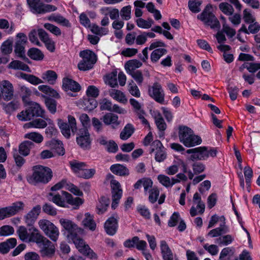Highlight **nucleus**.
Here are the masks:
<instances>
[{
    "label": "nucleus",
    "mask_w": 260,
    "mask_h": 260,
    "mask_svg": "<svg viewBox=\"0 0 260 260\" xmlns=\"http://www.w3.org/2000/svg\"><path fill=\"white\" fill-rule=\"evenodd\" d=\"M45 104L49 112L54 114L56 111V102L50 98H47L45 99Z\"/></svg>",
    "instance_id": "61"
},
{
    "label": "nucleus",
    "mask_w": 260,
    "mask_h": 260,
    "mask_svg": "<svg viewBox=\"0 0 260 260\" xmlns=\"http://www.w3.org/2000/svg\"><path fill=\"white\" fill-rule=\"evenodd\" d=\"M68 197V192L62 191L61 194H53L50 193L49 195L48 199L59 207L68 208L69 207V206H67Z\"/></svg>",
    "instance_id": "16"
},
{
    "label": "nucleus",
    "mask_w": 260,
    "mask_h": 260,
    "mask_svg": "<svg viewBox=\"0 0 260 260\" xmlns=\"http://www.w3.org/2000/svg\"><path fill=\"white\" fill-rule=\"evenodd\" d=\"M157 179L159 183L166 188H171L178 181L173 177L170 178L163 174L158 175Z\"/></svg>",
    "instance_id": "29"
},
{
    "label": "nucleus",
    "mask_w": 260,
    "mask_h": 260,
    "mask_svg": "<svg viewBox=\"0 0 260 260\" xmlns=\"http://www.w3.org/2000/svg\"><path fill=\"white\" fill-rule=\"evenodd\" d=\"M89 27L92 32L100 36L106 35L109 32V29L107 27H100L95 24H92Z\"/></svg>",
    "instance_id": "50"
},
{
    "label": "nucleus",
    "mask_w": 260,
    "mask_h": 260,
    "mask_svg": "<svg viewBox=\"0 0 260 260\" xmlns=\"http://www.w3.org/2000/svg\"><path fill=\"white\" fill-rule=\"evenodd\" d=\"M78 144L83 149L89 148L91 142L90 134L87 129H80L77 137Z\"/></svg>",
    "instance_id": "15"
},
{
    "label": "nucleus",
    "mask_w": 260,
    "mask_h": 260,
    "mask_svg": "<svg viewBox=\"0 0 260 260\" xmlns=\"http://www.w3.org/2000/svg\"><path fill=\"white\" fill-rule=\"evenodd\" d=\"M215 9V7L212 5H207L202 13L198 16V18L211 28L219 29L220 27V23L213 14Z\"/></svg>",
    "instance_id": "4"
},
{
    "label": "nucleus",
    "mask_w": 260,
    "mask_h": 260,
    "mask_svg": "<svg viewBox=\"0 0 260 260\" xmlns=\"http://www.w3.org/2000/svg\"><path fill=\"white\" fill-rule=\"evenodd\" d=\"M8 68L14 70H21L28 72H30L29 67L26 64L19 60H13L8 65Z\"/></svg>",
    "instance_id": "44"
},
{
    "label": "nucleus",
    "mask_w": 260,
    "mask_h": 260,
    "mask_svg": "<svg viewBox=\"0 0 260 260\" xmlns=\"http://www.w3.org/2000/svg\"><path fill=\"white\" fill-rule=\"evenodd\" d=\"M28 56L32 59L41 60L44 58V54L39 49L32 48L29 49L27 52Z\"/></svg>",
    "instance_id": "46"
},
{
    "label": "nucleus",
    "mask_w": 260,
    "mask_h": 260,
    "mask_svg": "<svg viewBox=\"0 0 260 260\" xmlns=\"http://www.w3.org/2000/svg\"><path fill=\"white\" fill-rule=\"evenodd\" d=\"M106 180L109 181L112 190V208L116 209L122 196V189L120 183L114 179L113 175L109 174L106 176Z\"/></svg>",
    "instance_id": "7"
},
{
    "label": "nucleus",
    "mask_w": 260,
    "mask_h": 260,
    "mask_svg": "<svg viewBox=\"0 0 260 260\" xmlns=\"http://www.w3.org/2000/svg\"><path fill=\"white\" fill-rule=\"evenodd\" d=\"M77 105L85 111H91L96 107L98 104L94 99L84 98L78 102Z\"/></svg>",
    "instance_id": "21"
},
{
    "label": "nucleus",
    "mask_w": 260,
    "mask_h": 260,
    "mask_svg": "<svg viewBox=\"0 0 260 260\" xmlns=\"http://www.w3.org/2000/svg\"><path fill=\"white\" fill-rule=\"evenodd\" d=\"M186 153L190 154V159L194 160H205L209 157H215L217 151L213 148L207 147H199L187 150Z\"/></svg>",
    "instance_id": "3"
},
{
    "label": "nucleus",
    "mask_w": 260,
    "mask_h": 260,
    "mask_svg": "<svg viewBox=\"0 0 260 260\" xmlns=\"http://www.w3.org/2000/svg\"><path fill=\"white\" fill-rule=\"evenodd\" d=\"M105 82L106 84L111 87H115L117 85V72H113L107 75L105 78Z\"/></svg>",
    "instance_id": "51"
},
{
    "label": "nucleus",
    "mask_w": 260,
    "mask_h": 260,
    "mask_svg": "<svg viewBox=\"0 0 260 260\" xmlns=\"http://www.w3.org/2000/svg\"><path fill=\"white\" fill-rule=\"evenodd\" d=\"M38 89L40 91L44 92V93L48 95L49 96H52L53 98H57V99H58L60 97L59 93L56 90L51 88L50 87H49L48 85H39L38 86Z\"/></svg>",
    "instance_id": "43"
},
{
    "label": "nucleus",
    "mask_w": 260,
    "mask_h": 260,
    "mask_svg": "<svg viewBox=\"0 0 260 260\" xmlns=\"http://www.w3.org/2000/svg\"><path fill=\"white\" fill-rule=\"evenodd\" d=\"M17 117L20 121H27L31 119L32 114L30 113V111H29L27 108L25 110L22 111L18 113Z\"/></svg>",
    "instance_id": "59"
},
{
    "label": "nucleus",
    "mask_w": 260,
    "mask_h": 260,
    "mask_svg": "<svg viewBox=\"0 0 260 260\" xmlns=\"http://www.w3.org/2000/svg\"><path fill=\"white\" fill-rule=\"evenodd\" d=\"M24 138L25 139H29L36 143H41L44 140L43 136L38 132H30L26 133L24 135Z\"/></svg>",
    "instance_id": "47"
},
{
    "label": "nucleus",
    "mask_w": 260,
    "mask_h": 260,
    "mask_svg": "<svg viewBox=\"0 0 260 260\" xmlns=\"http://www.w3.org/2000/svg\"><path fill=\"white\" fill-rule=\"evenodd\" d=\"M14 233V229L10 225H5L0 228V236H8Z\"/></svg>",
    "instance_id": "63"
},
{
    "label": "nucleus",
    "mask_w": 260,
    "mask_h": 260,
    "mask_svg": "<svg viewBox=\"0 0 260 260\" xmlns=\"http://www.w3.org/2000/svg\"><path fill=\"white\" fill-rule=\"evenodd\" d=\"M58 124L62 135L67 138H69L70 137L71 133L68 124L63 122L61 119L58 120Z\"/></svg>",
    "instance_id": "56"
},
{
    "label": "nucleus",
    "mask_w": 260,
    "mask_h": 260,
    "mask_svg": "<svg viewBox=\"0 0 260 260\" xmlns=\"http://www.w3.org/2000/svg\"><path fill=\"white\" fill-rule=\"evenodd\" d=\"M27 37L23 33H19L16 36L14 46V52L17 56L24 58L25 54V46L27 42Z\"/></svg>",
    "instance_id": "12"
},
{
    "label": "nucleus",
    "mask_w": 260,
    "mask_h": 260,
    "mask_svg": "<svg viewBox=\"0 0 260 260\" xmlns=\"http://www.w3.org/2000/svg\"><path fill=\"white\" fill-rule=\"evenodd\" d=\"M149 193V201L151 203H155L158 199L159 191L157 187L153 186L147 192Z\"/></svg>",
    "instance_id": "54"
},
{
    "label": "nucleus",
    "mask_w": 260,
    "mask_h": 260,
    "mask_svg": "<svg viewBox=\"0 0 260 260\" xmlns=\"http://www.w3.org/2000/svg\"><path fill=\"white\" fill-rule=\"evenodd\" d=\"M110 169L113 173L116 175L126 176L129 175L128 169L126 167L119 164L112 165Z\"/></svg>",
    "instance_id": "32"
},
{
    "label": "nucleus",
    "mask_w": 260,
    "mask_h": 260,
    "mask_svg": "<svg viewBox=\"0 0 260 260\" xmlns=\"http://www.w3.org/2000/svg\"><path fill=\"white\" fill-rule=\"evenodd\" d=\"M17 234L19 238L25 242L37 243L42 238V235L39 230L34 226L27 230L24 226H20L17 230Z\"/></svg>",
    "instance_id": "6"
},
{
    "label": "nucleus",
    "mask_w": 260,
    "mask_h": 260,
    "mask_svg": "<svg viewBox=\"0 0 260 260\" xmlns=\"http://www.w3.org/2000/svg\"><path fill=\"white\" fill-rule=\"evenodd\" d=\"M52 177L51 170L47 167L36 166L34 167L32 174L28 177V181L32 184L41 183L46 184Z\"/></svg>",
    "instance_id": "1"
},
{
    "label": "nucleus",
    "mask_w": 260,
    "mask_h": 260,
    "mask_svg": "<svg viewBox=\"0 0 260 260\" xmlns=\"http://www.w3.org/2000/svg\"><path fill=\"white\" fill-rule=\"evenodd\" d=\"M136 22L139 27L143 29H148L152 25L153 21L152 19H148L146 20L140 18L136 20Z\"/></svg>",
    "instance_id": "52"
},
{
    "label": "nucleus",
    "mask_w": 260,
    "mask_h": 260,
    "mask_svg": "<svg viewBox=\"0 0 260 260\" xmlns=\"http://www.w3.org/2000/svg\"><path fill=\"white\" fill-rule=\"evenodd\" d=\"M27 108L29 111H30V113L32 114V117H43L45 111L39 104L30 102L29 103Z\"/></svg>",
    "instance_id": "33"
},
{
    "label": "nucleus",
    "mask_w": 260,
    "mask_h": 260,
    "mask_svg": "<svg viewBox=\"0 0 260 260\" xmlns=\"http://www.w3.org/2000/svg\"><path fill=\"white\" fill-rule=\"evenodd\" d=\"M32 145V143L31 142L24 141L19 145V153L23 156L28 155L29 153L30 149Z\"/></svg>",
    "instance_id": "49"
},
{
    "label": "nucleus",
    "mask_w": 260,
    "mask_h": 260,
    "mask_svg": "<svg viewBox=\"0 0 260 260\" xmlns=\"http://www.w3.org/2000/svg\"><path fill=\"white\" fill-rule=\"evenodd\" d=\"M167 50L164 48H158L154 50L150 55V59L152 62H156L161 56L166 54Z\"/></svg>",
    "instance_id": "48"
},
{
    "label": "nucleus",
    "mask_w": 260,
    "mask_h": 260,
    "mask_svg": "<svg viewBox=\"0 0 260 260\" xmlns=\"http://www.w3.org/2000/svg\"><path fill=\"white\" fill-rule=\"evenodd\" d=\"M81 225L91 231H94L96 228V224L93 219V216L89 213L84 215V218L81 221Z\"/></svg>",
    "instance_id": "27"
},
{
    "label": "nucleus",
    "mask_w": 260,
    "mask_h": 260,
    "mask_svg": "<svg viewBox=\"0 0 260 260\" xmlns=\"http://www.w3.org/2000/svg\"><path fill=\"white\" fill-rule=\"evenodd\" d=\"M134 127L131 124H127L120 134V138L122 140H126L134 133Z\"/></svg>",
    "instance_id": "45"
},
{
    "label": "nucleus",
    "mask_w": 260,
    "mask_h": 260,
    "mask_svg": "<svg viewBox=\"0 0 260 260\" xmlns=\"http://www.w3.org/2000/svg\"><path fill=\"white\" fill-rule=\"evenodd\" d=\"M59 222L62 227V232L69 241L84 232L82 228L70 219L61 218L59 220Z\"/></svg>",
    "instance_id": "5"
},
{
    "label": "nucleus",
    "mask_w": 260,
    "mask_h": 260,
    "mask_svg": "<svg viewBox=\"0 0 260 260\" xmlns=\"http://www.w3.org/2000/svg\"><path fill=\"white\" fill-rule=\"evenodd\" d=\"M178 137L179 141L185 146L191 147L201 144V138L196 135L193 131L186 126L179 127Z\"/></svg>",
    "instance_id": "2"
},
{
    "label": "nucleus",
    "mask_w": 260,
    "mask_h": 260,
    "mask_svg": "<svg viewBox=\"0 0 260 260\" xmlns=\"http://www.w3.org/2000/svg\"><path fill=\"white\" fill-rule=\"evenodd\" d=\"M153 116L154 118L155 124L160 131L159 134V138L164 137V134L163 132L167 127V124L164 119L160 113L157 111H154L153 112Z\"/></svg>",
    "instance_id": "25"
},
{
    "label": "nucleus",
    "mask_w": 260,
    "mask_h": 260,
    "mask_svg": "<svg viewBox=\"0 0 260 260\" xmlns=\"http://www.w3.org/2000/svg\"><path fill=\"white\" fill-rule=\"evenodd\" d=\"M18 88L23 101H24L26 98L31 95V91L30 89L24 85L19 84L18 85Z\"/></svg>",
    "instance_id": "60"
},
{
    "label": "nucleus",
    "mask_w": 260,
    "mask_h": 260,
    "mask_svg": "<svg viewBox=\"0 0 260 260\" xmlns=\"http://www.w3.org/2000/svg\"><path fill=\"white\" fill-rule=\"evenodd\" d=\"M52 123V120L48 117L44 118H36L32 120V125L35 128H44L47 124Z\"/></svg>",
    "instance_id": "39"
},
{
    "label": "nucleus",
    "mask_w": 260,
    "mask_h": 260,
    "mask_svg": "<svg viewBox=\"0 0 260 260\" xmlns=\"http://www.w3.org/2000/svg\"><path fill=\"white\" fill-rule=\"evenodd\" d=\"M220 10L225 15H231L234 12L233 7L226 3H222L219 5Z\"/></svg>",
    "instance_id": "62"
},
{
    "label": "nucleus",
    "mask_w": 260,
    "mask_h": 260,
    "mask_svg": "<svg viewBox=\"0 0 260 260\" xmlns=\"http://www.w3.org/2000/svg\"><path fill=\"white\" fill-rule=\"evenodd\" d=\"M37 244L40 248V252L42 256L44 257H51L55 252V247L52 243L42 235V238L38 241Z\"/></svg>",
    "instance_id": "11"
},
{
    "label": "nucleus",
    "mask_w": 260,
    "mask_h": 260,
    "mask_svg": "<svg viewBox=\"0 0 260 260\" xmlns=\"http://www.w3.org/2000/svg\"><path fill=\"white\" fill-rule=\"evenodd\" d=\"M102 120L105 124L111 125L114 128L120 124L118 116L111 113L106 114L103 116Z\"/></svg>",
    "instance_id": "28"
},
{
    "label": "nucleus",
    "mask_w": 260,
    "mask_h": 260,
    "mask_svg": "<svg viewBox=\"0 0 260 260\" xmlns=\"http://www.w3.org/2000/svg\"><path fill=\"white\" fill-rule=\"evenodd\" d=\"M0 88L3 94V99L5 101H8L12 99L14 93L13 86L9 81H2Z\"/></svg>",
    "instance_id": "17"
},
{
    "label": "nucleus",
    "mask_w": 260,
    "mask_h": 260,
    "mask_svg": "<svg viewBox=\"0 0 260 260\" xmlns=\"http://www.w3.org/2000/svg\"><path fill=\"white\" fill-rule=\"evenodd\" d=\"M69 164L72 171L78 177H79L82 170L86 168V165L84 162L76 160H72L70 161Z\"/></svg>",
    "instance_id": "36"
},
{
    "label": "nucleus",
    "mask_w": 260,
    "mask_h": 260,
    "mask_svg": "<svg viewBox=\"0 0 260 260\" xmlns=\"http://www.w3.org/2000/svg\"><path fill=\"white\" fill-rule=\"evenodd\" d=\"M62 88L66 91L77 92L80 90V86L76 81L69 78H64L62 80Z\"/></svg>",
    "instance_id": "26"
},
{
    "label": "nucleus",
    "mask_w": 260,
    "mask_h": 260,
    "mask_svg": "<svg viewBox=\"0 0 260 260\" xmlns=\"http://www.w3.org/2000/svg\"><path fill=\"white\" fill-rule=\"evenodd\" d=\"M84 203V200L79 197L74 198L70 193H68L67 199V206L70 205L75 209H78Z\"/></svg>",
    "instance_id": "41"
},
{
    "label": "nucleus",
    "mask_w": 260,
    "mask_h": 260,
    "mask_svg": "<svg viewBox=\"0 0 260 260\" xmlns=\"http://www.w3.org/2000/svg\"><path fill=\"white\" fill-rule=\"evenodd\" d=\"M41 77L44 82H47L50 84H54L57 78V75L54 71L48 70L42 74Z\"/></svg>",
    "instance_id": "38"
},
{
    "label": "nucleus",
    "mask_w": 260,
    "mask_h": 260,
    "mask_svg": "<svg viewBox=\"0 0 260 260\" xmlns=\"http://www.w3.org/2000/svg\"><path fill=\"white\" fill-rule=\"evenodd\" d=\"M234 240V238L230 235L220 237L216 240V243L219 245H227L231 244Z\"/></svg>",
    "instance_id": "64"
},
{
    "label": "nucleus",
    "mask_w": 260,
    "mask_h": 260,
    "mask_svg": "<svg viewBox=\"0 0 260 260\" xmlns=\"http://www.w3.org/2000/svg\"><path fill=\"white\" fill-rule=\"evenodd\" d=\"M25 207V204L21 201L13 203L11 206L7 207L10 217L15 215L17 213L23 211Z\"/></svg>",
    "instance_id": "30"
},
{
    "label": "nucleus",
    "mask_w": 260,
    "mask_h": 260,
    "mask_svg": "<svg viewBox=\"0 0 260 260\" xmlns=\"http://www.w3.org/2000/svg\"><path fill=\"white\" fill-rule=\"evenodd\" d=\"M142 63L137 59H132L127 61L124 64V68L126 73L130 74L135 72V70L140 68Z\"/></svg>",
    "instance_id": "35"
},
{
    "label": "nucleus",
    "mask_w": 260,
    "mask_h": 260,
    "mask_svg": "<svg viewBox=\"0 0 260 260\" xmlns=\"http://www.w3.org/2000/svg\"><path fill=\"white\" fill-rule=\"evenodd\" d=\"M70 241H72L74 243L76 247L81 253L86 255L90 259L97 258L96 254L90 249L85 241L78 235L75 236V238L71 239Z\"/></svg>",
    "instance_id": "10"
},
{
    "label": "nucleus",
    "mask_w": 260,
    "mask_h": 260,
    "mask_svg": "<svg viewBox=\"0 0 260 260\" xmlns=\"http://www.w3.org/2000/svg\"><path fill=\"white\" fill-rule=\"evenodd\" d=\"M148 94L157 102L162 104L165 101V93L161 85L158 83H154L148 88Z\"/></svg>",
    "instance_id": "13"
},
{
    "label": "nucleus",
    "mask_w": 260,
    "mask_h": 260,
    "mask_svg": "<svg viewBox=\"0 0 260 260\" xmlns=\"http://www.w3.org/2000/svg\"><path fill=\"white\" fill-rule=\"evenodd\" d=\"M13 41L11 40H7L5 41L1 46V51L4 54H10L12 51Z\"/></svg>",
    "instance_id": "58"
},
{
    "label": "nucleus",
    "mask_w": 260,
    "mask_h": 260,
    "mask_svg": "<svg viewBox=\"0 0 260 260\" xmlns=\"http://www.w3.org/2000/svg\"><path fill=\"white\" fill-rule=\"evenodd\" d=\"M151 152H154L155 158L157 161L161 162L166 158L165 149L160 141L155 140L151 145Z\"/></svg>",
    "instance_id": "14"
},
{
    "label": "nucleus",
    "mask_w": 260,
    "mask_h": 260,
    "mask_svg": "<svg viewBox=\"0 0 260 260\" xmlns=\"http://www.w3.org/2000/svg\"><path fill=\"white\" fill-rule=\"evenodd\" d=\"M45 146L54 150L58 155H63L65 153V150L62 142L59 140L52 139L47 141Z\"/></svg>",
    "instance_id": "23"
},
{
    "label": "nucleus",
    "mask_w": 260,
    "mask_h": 260,
    "mask_svg": "<svg viewBox=\"0 0 260 260\" xmlns=\"http://www.w3.org/2000/svg\"><path fill=\"white\" fill-rule=\"evenodd\" d=\"M227 232V228L225 226V223L223 222L222 223L220 224L219 227L210 231L208 235L212 238L216 237L226 233Z\"/></svg>",
    "instance_id": "40"
},
{
    "label": "nucleus",
    "mask_w": 260,
    "mask_h": 260,
    "mask_svg": "<svg viewBox=\"0 0 260 260\" xmlns=\"http://www.w3.org/2000/svg\"><path fill=\"white\" fill-rule=\"evenodd\" d=\"M243 17L244 21L246 23H253L255 21L254 16L252 13L251 11L249 9H245L243 12Z\"/></svg>",
    "instance_id": "57"
},
{
    "label": "nucleus",
    "mask_w": 260,
    "mask_h": 260,
    "mask_svg": "<svg viewBox=\"0 0 260 260\" xmlns=\"http://www.w3.org/2000/svg\"><path fill=\"white\" fill-rule=\"evenodd\" d=\"M39 37L44 43L46 48L50 52H53L55 50V43L49 37L48 35L43 29H38Z\"/></svg>",
    "instance_id": "22"
},
{
    "label": "nucleus",
    "mask_w": 260,
    "mask_h": 260,
    "mask_svg": "<svg viewBox=\"0 0 260 260\" xmlns=\"http://www.w3.org/2000/svg\"><path fill=\"white\" fill-rule=\"evenodd\" d=\"M181 166L184 173H187V167L184 162L181 159L176 158L173 161V164L166 168L165 172L169 175H173L176 174L179 167Z\"/></svg>",
    "instance_id": "19"
},
{
    "label": "nucleus",
    "mask_w": 260,
    "mask_h": 260,
    "mask_svg": "<svg viewBox=\"0 0 260 260\" xmlns=\"http://www.w3.org/2000/svg\"><path fill=\"white\" fill-rule=\"evenodd\" d=\"M41 206L37 205L25 215L24 219L27 225H32L35 222L41 213Z\"/></svg>",
    "instance_id": "18"
},
{
    "label": "nucleus",
    "mask_w": 260,
    "mask_h": 260,
    "mask_svg": "<svg viewBox=\"0 0 260 260\" xmlns=\"http://www.w3.org/2000/svg\"><path fill=\"white\" fill-rule=\"evenodd\" d=\"M1 104L4 111L8 114L13 113L18 109L20 105L19 102L17 101H13L8 104L2 103Z\"/></svg>",
    "instance_id": "42"
},
{
    "label": "nucleus",
    "mask_w": 260,
    "mask_h": 260,
    "mask_svg": "<svg viewBox=\"0 0 260 260\" xmlns=\"http://www.w3.org/2000/svg\"><path fill=\"white\" fill-rule=\"evenodd\" d=\"M109 203L110 201L108 198L105 197H101L96 206L97 213L102 214L105 212L107 211Z\"/></svg>",
    "instance_id": "37"
},
{
    "label": "nucleus",
    "mask_w": 260,
    "mask_h": 260,
    "mask_svg": "<svg viewBox=\"0 0 260 260\" xmlns=\"http://www.w3.org/2000/svg\"><path fill=\"white\" fill-rule=\"evenodd\" d=\"M80 56L82 58V60L79 62L78 67L81 71L91 69L96 61L95 54L89 50L81 51Z\"/></svg>",
    "instance_id": "9"
},
{
    "label": "nucleus",
    "mask_w": 260,
    "mask_h": 260,
    "mask_svg": "<svg viewBox=\"0 0 260 260\" xmlns=\"http://www.w3.org/2000/svg\"><path fill=\"white\" fill-rule=\"evenodd\" d=\"M160 248L164 260H178L176 255L174 254L167 242L164 240L160 242Z\"/></svg>",
    "instance_id": "20"
},
{
    "label": "nucleus",
    "mask_w": 260,
    "mask_h": 260,
    "mask_svg": "<svg viewBox=\"0 0 260 260\" xmlns=\"http://www.w3.org/2000/svg\"><path fill=\"white\" fill-rule=\"evenodd\" d=\"M109 93L111 98L119 103L125 104L127 102L125 95L120 90L111 89L109 90Z\"/></svg>",
    "instance_id": "31"
},
{
    "label": "nucleus",
    "mask_w": 260,
    "mask_h": 260,
    "mask_svg": "<svg viewBox=\"0 0 260 260\" xmlns=\"http://www.w3.org/2000/svg\"><path fill=\"white\" fill-rule=\"evenodd\" d=\"M132 6L130 5L122 7L119 12L123 20H128L131 18Z\"/></svg>",
    "instance_id": "53"
},
{
    "label": "nucleus",
    "mask_w": 260,
    "mask_h": 260,
    "mask_svg": "<svg viewBox=\"0 0 260 260\" xmlns=\"http://www.w3.org/2000/svg\"><path fill=\"white\" fill-rule=\"evenodd\" d=\"M106 232L109 235H114L117 230V218L114 217L109 218L105 222L104 225Z\"/></svg>",
    "instance_id": "24"
},
{
    "label": "nucleus",
    "mask_w": 260,
    "mask_h": 260,
    "mask_svg": "<svg viewBox=\"0 0 260 260\" xmlns=\"http://www.w3.org/2000/svg\"><path fill=\"white\" fill-rule=\"evenodd\" d=\"M40 229L53 241H56L59 235L58 228L50 220L42 219L38 221Z\"/></svg>",
    "instance_id": "8"
},
{
    "label": "nucleus",
    "mask_w": 260,
    "mask_h": 260,
    "mask_svg": "<svg viewBox=\"0 0 260 260\" xmlns=\"http://www.w3.org/2000/svg\"><path fill=\"white\" fill-rule=\"evenodd\" d=\"M128 91L133 96L139 98L141 95L140 90L137 85L133 81H131L128 84Z\"/></svg>",
    "instance_id": "55"
},
{
    "label": "nucleus",
    "mask_w": 260,
    "mask_h": 260,
    "mask_svg": "<svg viewBox=\"0 0 260 260\" xmlns=\"http://www.w3.org/2000/svg\"><path fill=\"white\" fill-rule=\"evenodd\" d=\"M17 244V241L15 238H11L7 241L0 243V252L2 253H7L9 250L14 248Z\"/></svg>",
    "instance_id": "34"
}]
</instances>
